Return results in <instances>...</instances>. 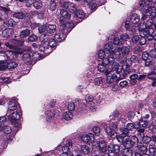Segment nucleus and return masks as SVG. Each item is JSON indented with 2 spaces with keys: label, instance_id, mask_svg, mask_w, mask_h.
Here are the masks:
<instances>
[{
  "label": "nucleus",
  "instance_id": "1",
  "mask_svg": "<svg viewBox=\"0 0 156 156\" xmlns=\"http://www.w3.org/2000/svg\"><path fill=\"white\" fill-rule=\"evenodd\" d=\"M108 43L104 46V50L106 54H109L110 57L115 58L118 61H125L124 57L128 55L130 51V46L124 47L123 41H120L119 38L114 35H110L108 39Z\"/></svg>",
  "mask_w": 156,
  "mask_h": 156
},
{
  "label": "nucleus",
  "instance_id": "2",
  "mask_svg": "<svg viewBox=\"0 0 156 156\" xmlns=\"http://www.w3.org/2000/svg\"><path fill=\"white\" fill-rule=\"evenodd\" d=\"M128 119L126 114H124L121 115L116 120H115L113 122H111L106 124L104 123L102 125L103 126L106 125V130L108 134L112 138H115L117 135L115 129L119 126H120L122 122L127 121Z\"/></svg>",
  "mask_w": 156,
  "mask_h": 156
},
{
  "label": "nucleus",
  "instance_id": "3",
  "mask_svg": "<svg viewBox=\"0 0 156 156\" xmlns=\"http://www.w3.org/2000/svg\"><path fill=\"white\" fill-rule=\"evenodd\" d=\"M60 16L59 17V23L61 25L63 30L66 28H70L72 29L74 27V22H70L69 23V20L71 17V14L68 12L66 11L61 9L60 11Z\"/></svg>",
  "mask_w": 156,
  "mask_h": 156
},
{
  "label": "nucleus",
  "instance_id": "4",
  "mask_svg": "<svg viewBox=\"0 0 156 156\" xmlns=\"http://www.w3.org/2000/svg\"><path fill=\"white\" fill-rule=\"evenodd\" d=\"M118 141L121 143L126 148H130L138 142V138L135 136L131 137V139L129 140V135H117L115 137Z\"/></svg>",
  "mask_w": 156,
  "mask_h": 156
},
{
  "label": "nucleus",
  "instance_id": "5",
  "mask_svg": "<svg viewBox=\"0 0 156 156\" xmlns=\"http://www.w3.org/2000/svg\"><path fill=\"white\" fill-rule=\"evenodd\" d=\"M151 2H149L148 4H147L145 1L144 0H141L139 2V9L141 11L142 13L144 12L147 14L148 16H151V19L154 18L155 16L153 17L152 13L154 11L152 7H150V4Z\"/></svg>",
  "mask_w": 156,
  "mask_h": 156
},
{
  "label": "nucleus",
  "instance_id": "6",
  "mask_svg": "<svg viewBox=\"0 0 156 156\" xmlns=\"http://www.w3.org/2000/svg\"><path fill=\"white\" fill-rule=\"evenodd\" d=\"M23 53L21 50L13 49V50H3L0 51V53L4 54L3 56H6L8 60H14L16 57V54H20Z\"/></svg>",
  "mask_w": 156,
  "mask_h": 156
},
{
  "label": "nucleus",
  "instance_id": "7",
  "mask_svg": "<svg viewBox=\"0 0 156 156\" xmlns=\"http://www.w3.org/2000/svg\"><path fill=\"white\" fill-rule=\"evenodd\" d=\"M107 54L108 55L101 60V62H99L97 66V69L100 72H104L106 68L105 66L108 65L109 63L111 64L112 63V58L109 57V54Z\"/></svg>",
  "mask_w": 156,
  "mask_h": 156
},
{
  "label": "nucleus",
  "instance_id": "8",
  "mask_svg": "<svg viewBox=\"0 0 156 156\" xmlns=\"http://www.w3.org/2000/svg\"><path fill=\"white\" fill-rule=\"evenodd\" d=\"M92 149L93 151H99L104 153L106 151V144L103 140H101L98 143L95 142L92 144Z\"/></svg>",
  "mask_w": 156,
  "mask_h": 156
},
{
  "label": "nucleus",
  "instance_id": "9",
  "mask_svg": "<svg viewBox=\"0 0 156 156\" xmlns=\"http://www.w3.org/2000/svg\"><path fill=\"white\" fill-rule=\"evenodd\" d=\"M150 22L149 23H148V21L147 22V23L148 26L149 27V28L146 29L145 31L144 32H141L140 35L143 37H145L146 38H147L148 40H151L154 38V37L152 35V34L153 33L154 30L151 27V26L152 24L153 20H150Z\"/></svg>",
  "mask_w": 156,
  "mask_h": 156
},
{
  "label": "nucleus",
  "instance_id": "10",
  "mask_svg": "<svg viewBox=\"0 0 156 156\" xmlns=\"http://www.w3.org/2000/svg\"><path fill=\"white\" fill-rule=\"evenodd\" d=\"M65 29L63 30L62 27H61L60 30L61 32H58L55 34L54 36V40L58 42H62L64 41L66 37V34L64 33H66V31H67L68 29H71L70 28H66Z\"/></svg>",
  "mask_w": 156,
  "mask_h": 156
},
{
  "label": "nucleus",
  "instance_id": "11",
  "mask_svg": "<svg viewBox=\"0 0 156 156\" xmlns=\"http://www.w3.org/2000/svg\"><path fill=\"white\" fill-rule=\"evenodd\" d=\"M10 42L13 45L10 44L9 43L7 42L5 44V46L10 49L17 50L18 48L19 49H20L22 51V49H21L19 47H17L16 46L22 45L24 42L23 40H16L15 39H12L11 40Z\"/></svg>",
  "mask_w": 156,
  "mask_h": 156
},
{
  "label": "nucleus",
  "instance_id": "12",
  "mask_svg": "<svg viewBox=\"0 0 156 156\" xmlns=\"http://www.w3.org/2000/svg\"><path fill=\"white\" fill-rule=\"evenodd\" d=\"M81 140L86 144H93L94 142V135L91 133L85 134L81 136Z\"/></svg>",
  "mask_w": 156,
  "mask_h": 156
},
{
  "label": "nucleus",
  "instance_id": "13",
  "mask_svg": "<svg viewBox=\"0 0 156 156\" xmlns=\"http://www.w3.org/2000/svg\"><path fill=\"white\" fill-rule=\"evenodd\" d=\"M142 58L144 62V65L145 66H148L154 62V61L149 56L147 53L144 52L142 56Z\"/></svg>",
  "mask_w": 156,
  "mask_h": 156
},
{
  "label": "nucleus",
  "instance_id": "14",
  "mask_svg": "<svg viewBox=\"0 0 156 156\" xmlns=\"http://www.w3.org/2000/svg\"><path fill=\"white\" fill-rule=\"evenodd\" d=\"M6 115L8 119L12 122H14L17 121L20 118V115L16 111L11 112V113L7 114Z\"/></svg>",
  "mask_w": 156,
  "mask_h": 156
},
{
  "label": "nucleus",
  "instance_id": "15",
  "mask_svg": "<svg viewBox=\"0 0 156 156\" xmlns=\"http://www.w3.org/2000/svg\"><path fill=\"white\" fill-rule=\"evenodd\" d=\"M108 150L109 153H114V156H119L120 149L119 145L110 144L108 146Z\"/></svg>",
  "mask_w": 156,
  "mask_h": 156
},
{
  "label": "nucleus",
  "instance_id": "16",
  "mask_svg": "<svg viewBox=\"0 0 156 156\" xmlns=\"http://www.w3.org/2000/svg\"><path fill=\"white\" fill-rule=\"evenodd\" d=\"M9 11V8L0 6V20H3L7 19L8 17L7 12Z\"/></svg>",
  "mask_w": 156,
  "mask_h": 156
},
{
  "label": "nucleus",
  "instance_id": "17",
  "mask_svg": "<svg viewBox=\"0 0 156 156\" xmlns=\"http://www.w3.org/2000/svg\"><path fill=\"white\" fill-rule=\"evenodd\" d=\"M125 27L127 31L129 32L131 34H134L136 33V26L134 25H131L129 21H126L125 23Z\"/></svg>",
  "mask_w": 156,
  "mask_h": 156
},
{
  "label": "nucleus",
  "instance_id": "18",
  "mask_svg": "<svg viewBox=\"0 0 156 156\" xmlns=\"http://www.w3.org/2000/svg\"><path fill=\"white\" fill-rule=\"evenodd\" d=\"M134 125L132 123H129L127 124L126 128H124L122 129V133L120 136L127 135V134L130 131H132L134 129Z\"/></svg>",
  "mask_w": 156,
  "mask_h": 156
},
{
  "label": "nucleus",
  "instance_id": "19",
  "mask_svg": "<svg viewBox=\"0 0 156 156\" xmlns=\"http://www.w3.org/2000/svg\"><path fill=\"white\" fill-rule=\"evenodd\" d=\"M72 141L71 140H68L66 141L65 145L63 147L62 150V151L64 153L62 154V156L65 154H68L69 152H71L69 151L68 152L69 150H70L72 148Z\"/></svg>",
  "mask_w": 156,
  "mask_h": 156
},
{
  "label": "nucleus",
  "instance_id": "20",
  "mask_svg": "<svg viewBox=\"0 0 156 156\" xmlns=\"http://www.w3.org/2000/svg\"><path fill=\"white\" fill-rule=\"evenodd\" d=\"M84 3L90 9L94 10L96 9L97 5L94 0H84Z\"/></svg>",
  "mask_w": 156,
  "mask_h": 156
},
{
  "label": "nucleus",
  "instance_id": "21",
  "mask_svg": "<svg viewBox=\"0 0 156 156\" xmlns=\"http://www.w3.org/2000/svg\"><path fill=\"white\" fill-rule=\"evenodd\" d=\"M150 20H152L151 19L148 20V21L147 22L146 24L145 23H144V22L143 23H140L138 25L137 28L139 31L140 32V34L141 32H143L144 31H145V30L146 29L149 28V27L148 26L147 23V22L149 21L148 23H149L151 21Z\"/></svg>",
  "mask_w": 156,
  "mask_h": 156
},
{
  "label": "nucleus",
  "instance_id": "22",
  "mask_svg": "<svg viewBox=\"0 0 156 156\" xmlns=\"http://www.w3.org/2000/svg\"><path fill=\"white\" fill-rule=\"evenodd\" d=\"M134 129H138V132L141 138H143L144 136V128H142L140 125L139 122H135L134 124Z\"/></svg>",
  "mask_w": 156,
  "mask_h": 156
},
{
  "label": "nucleus",
  "instance_id": "23",
  "mask_svg": "<svg viewBox=\"0 0 156 156\" xmlns=\"http://www.w3.org/2000/svg\"><path fill=\"white\" fill-rule=\"evenodd\" d=\"M4 62V67L0 69V70H2L5 68L9 69H13L16 67L17 65V64L16 62Z\"/></svg>",
  "mask_w": 156,
  "mask_h": 156
},
{
  "label": "nucleus",
  "instance_id": "24",
  "mask_svg": "<svg viewBox=\"0 0 156 156\" xmlns=\"http://www.w3.org/2000/svg\"><path fill=\"white\" fill-rule=\"evenodd\" d=\"M17 104L16 102L12 101H9L8 104V109L7 111V114L11 113V112H13L17 108Z\"/></svg>",
  "mask_w": 156,
  "mask_h": 156
},
{
  "label": "nucleus",
  "instance_id": "25",
  "mask_svg": "<svg viewBox=\"0 0 156 156\" xmlns=\"http://www.w3.org/2000/svg\"><path fill=\"white\" fill-rule=\"evenodd\" d=\"M39 49L41 51L44 52L48 55L51 52V51H49L51 50V48H49L47 43L42 44L40 46Z\"/></svg>",
  "mask_w": 156,
  "mask_h": 156
},
{
  "label": "nucleus",
  "instance_id": "26",
  "mask_svg": "<svg viewBox=\"0 0 156 156\" xmlns=\"http://www.w3.org/2000/svg\"><path fill=\"white\" fill-rule=\"evenodd\" d=\"M45 115L46 121L48 122L52 121L55 116L54 113L50 110H47L45 112Z\"/></svg>",
  "mask_w": 156,
  "mask_h": 156
},
{
  "label": "nucleus",
  "instance_id": "27",
  "mask_svg": "<svg viewBox=\"0 0 156 156\" xmlns=\"http://www.w3.org/2000/svg\"><path fill=\"white\" fill-rule=\"evenodd\" d=\"M14 33L13 30L12 28H8L2 32V35L5 37H8L11 36Z\"/></svg>",
  "mask_w": 156,
  "mask_h": 156
},
{
  "label": "nucleus",
  "instance_id": "28",
  "mask_svg": "<svg viewBox=\"0 0 156 156\" xmlns=\"http://www.w3.org/2000/svg\"><path fill=\"white\" fill-rule=\"evenodd\" d=\"M148 2H151L150 3V6L152 7L151 9L154 10L152 14L153 17L155 16L156 15V0H147Z\"/></svg>",
  "mask_w": 156,
  "mask_h": 156
},
{
  "label": "nucleus",
  "instance_id": "29",
  "mask_svg": "<svg viewBox=\"0 0 156 156\" xmlns=\"http://www.w3.org/2000/svg\"><path fill=\"white\" fill-rule=\"evenodd\" d=\"M130 20L134 24H136L140 20V18L137 14L134 13L131 15Z\"/></svg>",
  "mask_w": 156,
  "mask_h": 156
},
{
  "label": "nucleus",
  "instance_id": "30",
  "mask_svg": "<svg viewBox=\"0 0 156 156\" xmlns=\"http://www.w3.org/2000/svg\"><path fill=\"white\" fill-rule=\"evenodd\" d=\"M34 7L36 9L41 8L42 6L41 1L40 0H30Z\"/></svg>",
  "mask_w": 156,
  "mask_h": 156
},
{
  "label": "nucleus",
  "instance_id": "31",
  "mask_svg": "<svg viewBox=\"0 0 156 156\" xmlns=\"http://www.w3.org/2000/svg\"><path fill=\"white\" fill-rule=\"evenodd\" d=\"M115 60H116L115 58H113L112 63L111 64L109 63L108 65L111 66V68L113 71H118L119 69V68H121V67L118 63L114 62Z\"/></svg>",
  "mask_w": 156,
  "mask_h": 156
},
{
  "label": "nucleus",
  "instance_id": "32",
  "mask_svg": "<svg viewBox=\"0 0 156 156\" xmlns=\"http://www.w3.org/2000/svg\"><path fill=\"white\" fill-rule=\"evenodd\" d=\"M73 117L72 113L69 111L65 112L63 114V118L66 120H69L72 119Z\"/></svg>",
  "mask_w": 156,
  "mask_h": 156
},
{
  "label": "nucleus",
  "instance_id": "33",
  "mask_svg": "<svg viewBox=\"0 0 156 156\" xmlns=\"http://www.w3.org/2000/svg\"><path fill=\"white\" fill-rule=\"evenodd\" d=\"M129 82L131 84H135L138 80V76L136 74H132L129 76Z\"/></svg>",
  "mask_w": 156,
  "mask_h": 156
},
{
  "label": "nucleus",
  "instance_id": "34",
  "mask_svg": "<svg viewBox=\"0 0 156 156\" xmlns=\"http://www.w3.org/2000/svg\"><path fill=\"white\" fill-rule=\"evenodd\" d=\"M75 16L80 19L83 18L85 17V14L82 10H77L75 13Z\"/></svg>",
  "mask_w": 156,
  "mask_h": 156
},
{
  "label": "nucleus",
  "instance_id": "35",
  "mask_svg": "<svg viewBox=\"0 0 156 156\" xmlns=\"http://www.w3.org/2000/svg\"><path fill=\"white\" fill-rule=\"evenodd\" d=\"M47 32L49 33L54 32L56 29V25L54 24L47 25Z\"/></svg>",
  "mask_w": 156,
  "mask_h": 156
},
{
  "label": "nucleus",
  "instance_id": "36",
  "mask_svg": "<svg viewBox=\"0 0 156 156\" xmlns=\"http://www.w3.org/2000/svg\"><path fill=\"white\" fill-rule=\"evenodd\" d=\"M27 14H25L22 12H17L13 15V17L19 19H23L26 17Z\"/></svg>",
  "mask_w": 156,
  "mask_h": 156
},
{
  "label": "nucleus",
  "instance_id": "37",
  "mask_svg": "<svg viewBox=\"0 0 156 156\" xmlns=\"http://www.w3.org/2000/svg\"><path fill=\"white\" fill-rule=\"evenodd\" d=\"M118 37L119 38L120 41H123V44L124 41H126L130 38L129 35L125 33L121 34L120 35V38Z\"/></svg>",
  "mask_w": 156,
  "mask_h": 156
},
{
  "label": "nucleus",
  "instance_id": "38",
  "mask_svg": "<svg viewBox=\"0 0 156 156\" xmlns=\"http://www.w3.org/2000/svg\"><path fill=\"white\" fill-rule=\"evenodd\" d=\"M112 76L114 80H115L116 81L118 82L123 79L122 77H121L120 74L118 72L114 73Z\"/></svg>",
  "mask_w": 156,
  "mask_h": 156
},
{
  "label": "nucleus",
  "instance_id": "39",
  "mask_svg": "<svg viewBox=\"0 0 156 156\" xmlns=\"http://www.w3.org/2000/svg\"><path fill=\"white\" fill-rule=\"evenodd\" d=\"M81 150L85 154H88L90 153V149L88 146L83 145L81 146Z\"/></svg>",
  "mask_w": 156,
  "mask_h": 156
},
{
  "label": "nucleus",
  "instance_id": "40",
  "mask_svg": "<svg viewBox=\"0 0 156 156\" xmlns=\"http://www.w3.org/2000/svg\"><path fill=\"white\" fill-rule=\"evenodd\" d=\"M30 34V30L28 29H25L21 31L20 35L21 37L24 38L28 36Z\"/></svg>",
  "mask_w": 156,
  "mask_h": 156
},
{
  "label": "nucleus",
  "instance_id": "41",
  "mask_svg": "<svg viewBox=\"0 0 156 156\" xmlns=\"http://www.w3.org/2000/svg\"><path fill=\"white\" fill-rule=\"evenodd\" d=\"M1 131L5 133L9 134L12 131V129L10 126H5L2 128H1Z\"/></svg>",
  "mask_w": 156,
  "mask_h": 156
},
{
  "label": "nucleus",
  "instance_id": "42",
  "mask_svg": "<svg viewBox=\"0 0 156 156\" xmlns=\"http://www.w3.org/2000/svg\"><path fill=\"white\" fill-rule=\"evenodd\" d=\"M55 40L53 39H50L48 42V46L49 48H51V50H49L50 51H52V50L51 48L55 47L56 44L55 42Z\"/></svg>",
  "mask_w": 156,
  "mask_h": 156
},
{
  "label": "nucleus",
  "instance_id": "43",
  "mask_svg": "<svg viewBox=\"0 0 156 156\" xmlns=\"http://www.w3.org/2000/svg\"><path fill=\"white\" fill-rule=\"evenodd\" d=\"M139 122L142 128L146 127L148 125L149 123V121L147 120H144L142 118H140Z\"/></svg>",
  "mask_w": 156,
  "mask_h": 156
},
{
  "label": "nucleus",
  "instance_id": "44",
  "mask_svg": "<svg viewBox=\"0 0 156 156\" xmlns=\"http://www.w3.org/2000/svg\"><path fill=\"white\" fill-rule=\"evenodd\" d=\"M50 9L53 11L56 8V5L55 0H51V2L49 5Z\"/></svg>",
  "mask_w": 156,
  "mask_h": 156
},
{
  "label": "nucleus",
  "instance_id": "45",
  "mask_svg": "<svg viewBox=\"0 0 156 156\" xmlns=\"http://www.w3.org/2000/svg\"><path fill=\"white\" fill-rule=\"evenodd\" d=\"M38 30L40 33H46L47 32V25H44L39 27Z\"/></svg>",
  "mask_w": 156,
  "mask_h": 156
},
{
  "label": "nucleus",
  "instance_id": "46",
  "mask_svg": "<svg viewBox=\"0 0 156 156\" xmlns=\"http://www.w3.org/2000/svg\"><path fill=\"white\" fill-rule=\"evenodd\" d=\"M30 55L29 53H24L22 57V59L26 62L30 60Z\"/></svg>",
  "mask_w": 156,
  "mask_h": 156
},
{
  "label": "nucleus",
  "instance_id": "47",
  "mask_svg": "<svg viewBox=\"0 0 156 156\" xmlns=\"http://www.w3.org/2000/svg\"><path fill=\"white\" fill-rule=\"evenodd\" d=\"M146 38L145 37H142L140 35L138 44L144 45L146 43Z\"/></svg>",
  "mask_w": 156,
  "mask_h": 156
},
{
  "label": "nucleus",
  "instance_id": "48",
  "mask_svg": "<svg viewBox=\"0 0 156 156\" xmlns=\"http://www.w3.org/2000/svg\"><path fill=\"white\" fill-rule=\"evenodd\" d=\"M102 78L101 77L95 79L94 82L95 85L98 86H101L103 83Z\"/></svg>",
  "mask_w": 156,
  "mask_h": 156
},
{
  "label": "nucleus",
  "instance_id": "49",
  "mask_svg": "<svg viewBox=\"0 0 156 156\" xmlns=\"http://www.w3.org/2000/svg\"><path fill=\"white\" fill-rule=\"evenodd\" d=\"M81 110L83 112H87L89 111V105L84 104L82 107Z\"/></svg>",
  "mask_w": 156,
  "mask_h": 156
},
{
  "label": "nucleus",
  "instance_id": "50",
  "mask_svg": "<svg viewBox=\"0 0 156 156\" xmlns=\"http://www.w3.org/2000/svg\"><path fill=\"white\" fill-rule=\"evenodd\" d=\"M98 57L101 59H104V57L105 56V52L102 50H99L98 53Z\"/></svg>",
  "mask_w": 156,
  "mask_h": 156
},
{
  "label": "nucleus",
  "instance_id": "51",
  "mask_svg": "<svg viewBox=\"0 0 156 156\" xmlns=\"http://www.w3.org/2000/svg\"><path fill=\"white\" fill-rule=\"evenodd\" d=\"M126 148L124 150V153L125 156H131L132 155V151L130 149Z\"/></svg>",
  "mask_w": 156,
  "mask_h": 156
},
{
  "label": "nucleus",
  "instance_id": "52",
  "mask_svg": "<svg viewBox=\"0 0 156 156\" xmlns=\"http://www.w3.org/2000/svg\"><path fill=\"white\" fill-rule=\"evenodd\" d=\"M93 132L95 133L96 135H99L100 133V129L99 127L98 126H94L93 128Z\"/></svg>",
  "mask_w": 156,
  "mask_h": 156
},
{
  "label": "nucleus",
  "instance_id": "53",
  "mask_svg": "<svg viewBox=\"0 0 156 156\" xmlns=\"http://www.w3.org/2000/svg\"><path fill=\"white\" fill-rule=\"evenodd\" d=\"M70 7H69V8L68 9V11L70 12H74L76 10L75 5L73 3H72L71 4V5H70Z\"/></svg>",
  "mask_w": 156,
  "mask_h": 156
},
{
  "label": "nucleus",
  "instance_id": "54",
  "mask_svg": "<svg viewBox=\"0 0 156 156\" xmlns=\"http://www.w3.org/2000/svg\"><path fill=\"white\" fill-rule=\"evenodd\" d=\"M10 81V79L8 77L2 78L0 79V82L2 83H9Z\"/></svg>",
  "mask_w": 156,
  "mask_h": 156
},
{
  "label": "nucleus",
  "instance_id": "55",
  "mask_svg": "<svg viewBox=\"0 0 156 156\" xmlns=\"http://www.w3.org/2000/svg\"><path fill=\"white\" fill-rule=\"evenodd\" d=\"M94 99L93 96L91 95H87L85 97V100L87 102H92Z\"/></svg>",
  "mask_w": 156,
  "mask_h": 156
},
{
  "label": "nucleus",
  "instance_id": "56",
  "mask_svg": "<svg viewBox=\"0 0 156 156\" xmlns=\"http://www.w3.org/2000/svg\"><path fill=\"white\" fill-rule=\"evenodd\" d=\"M75 106L74 103L70 102L69 103L68 105V109L70 111L74 110L75 109Z\"/></svg>",
  "mask_w": 156,
  "mask_h": 156
},
{
  "label": "nucleus",
  "instance_id": "57",
  "mask_svg": "<svg viewBox=\"0 0 156 156\" xmlns=\"http://www.w3.org/2000/svg\"><path fill=\"white\" fill-rule=\"evenodd\" d=\"M139 39V37L137 35H135L131 38L132 42L134 44H138V41Z\"/></svg>",
  "mask_w": 156,
  "mask_h": 156
},
{
  "label": "nucleus",
  "instance_id": "58",
  "mask_svg": "<svg viewBox=\"0 0 156 156\" xmlns=\"http://www.w3.org/2000/svg\"><path fill=\"white\" fill-rule=\"evenodd\" d=\"M148 78L152 80H154L156 79V74L154 72H152L148 74L147 75Z\"/></svg>",
  "mask_w": 156,
  "mask_h": 156
},
{
  "label": "nucleus",
  "instance_id": "59",
  "mask_svg": "<svg viewBox=\"0 0 156 156\" xmlns=\"http://www.w3.org/2000/svg\"><path fill=\"white\" fill-rule=\"evenodd\" d=\"M113 71V70L111 68L108 67L106 68L104 72L105 75L106 76H107L110 74H111Z\"/></svg>",
  "mask_w": 156,
  "mask_h": 156
},
{
  "label": "nucleus",
  "instance_id": "60",
  "mask_svg": "<svg viewBox=\"0 0 156 156\" xmlns=\"http://www.w3.org/2000/svg\"><path fill=\"white\" fill-rule=\"evenodd\" d=\"M71 3V2H64L62 4V7L65 9H68V10Z\"/></svg>",
  "mask_w": 156,
  "mask_h": 156
},
{
  "label": "nucleus",
  "instance_id": "61",
  "mask_svg": "<svg viewBox=\"0 0 156 156\" xmlns=\"http://www.w3.org/2000/svg\"><path fill=\"white\" fill-rule=\"evenodd\" d=\"M8 24H7V21H5L4 22L3 24L2 25L1 27L0 28L1 29V31L2 32L3 31H4V30L7 29V27H8Z\"/></svg>",
  "mask_w": 156,
  "mask_h": 156
},
{
  "label": "nucleus",
  "instance_id": "62",
  "mask_svg": "<svg viewBox=\"0 0 156 156\" xmlns=\"http://www.w3.org/2000/svg\"><path fill=\"white\" fill-rule=\"evenodd\" d=\"M106 80V82L108 83H112L114 81V79L112 76H107Z\"/></svg>",
  "mask_w": 156,
  "mask_h": 156
},
{
  "label": "nucleus",
  "instance_id": "63",
  "mask_svg": "<svg viewBox=\"0 0 156 156\" xmlns=\"http://www.w3.org/2000/svg\"><path fill=\"white\" fill-rule=\"evenodd\" d=\"M7 24H8V27L9 26L12 27L15 24V22L12 19H10L7 21Z\"/></svg>",
  "mask_w": 156,
  "mask_h": 156
},
{
  "label": "nucleus",
  "instance_id": "64",
  "mask_svg": "<svg viewBox=\"0 0 156 156\" xmlns=\"http://www.w3.org/2000/svg\"><path fill=\"white\" fill-rule=\"evenodd\" d=\"M37 38V36L34 34H32L30 35L28 38V40L29 41H35Z\"/></svg>",
  "mask_w": 156,
  "mask_h": 156
}]
</instances>
